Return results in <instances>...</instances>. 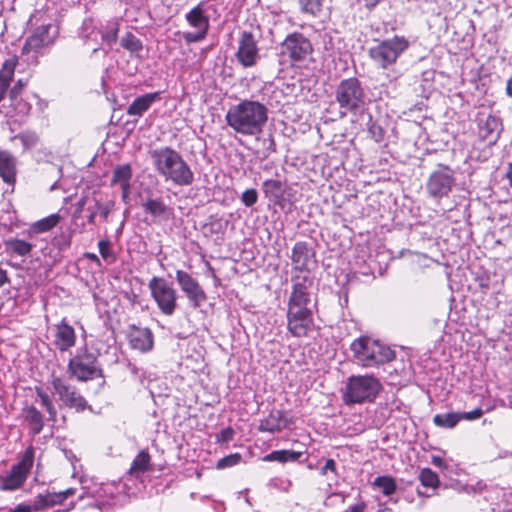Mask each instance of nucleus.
Listing matches in <instances>:
<instances>
[{
  "instance_id": "43",
  "label": "nucleus",
  "mask_w": 512,
  "mask_h": 512,
  "mask_svg": "<svg viewBox=\"0 0 512 512\" xmlns=\"http://www.w3.org/2000/svg\"><path fill=\"white\" fill-rule=\"evenodd\" d=\"M228 222L216 216H210L209 221L204 224L203 229L205 232L213 235L223 233L227 227Z\"/></svg>"
},
{
  "instance_id": "32",
  "label": "nucleus",
  "mask_w": 512,
  "mask_h": 512,
  "mask_svg": "<svg viewBox=\"0 0 512 512\" xmlns=\"http://www.w3.org/2000/svg\"><path fill=\"white\" fill-rule=\"evenodd\" d=\"M150 462V454L146 450H141L133 459L129 474L138 478L140 475L150 470Z\"/></svg>"
},
{
  "instance_id": "22",
  "label": "nucleus",
  "mask_w": 512,
  "mask_h": 512,
  "mask_svg": "<svg viewBox=\"0 0 512 512\" xmlns=\"http://www.w3.org/2000/svg\"><path fill=\"white\" fill-rule=\"evenodd\" d=\"M51 24H43L37 27L33 33L26 39L22 48V53H29L31 51L37 52L41 48L52 43L53 38L49 35Z\"/></svg>"
},
{
  "instance_id": "16",
  "label": "nucleus",
  "mask_w": 512,
  "mask_h": 512,
  "mask_svg": "<svg viewBox=\"0 0 512 512\" xmlns=\"http://www.w3.org/2000/svg\"><path fill=\"white\" fill-rule=\"evenodd\" d=\"M140 204L144 213L151 217L153 223L168 221L174 215L173 208L164 202L163 197H154L152 191H147L146 195L141 197Z\"/></svg>"
},
{
  "instance_id": "12",
  "label": "nucleus",
  "mask_w": 512,
  "mask_h": 512,
  "mask_svg": "<svg viewBox=\"0 0 512 512\" xmlns=\"http://www.w3.org/2000/svg\"><path fill=\"white\" fill-rule=\"evenodd\" d=\"M151 297L162 314L171 316L177 308V291L164 278L154 276L148 283Z\"/></svg>"
},
{
  "instance_id": "11",
  "label": "nucleus",
  "mask_w": 512,
  "mask_h": 512,
  "mask_svg": "<svg viewBox=\"0 0 512 512\" xmlns=\"http://www.w3.org/2000/svg\"><path fill=\"white\" fill-rule=\"evenodd\" d=\"M51 385L54 394L58 396V401L64 407L74 409L77 413H81L86 409L92 411V406L88 404L77 387L69 383L66 379L59 376H52Z\"/></svg>"
},
{
  "instance_id": "29",
  "label": "nucleus",
  "mask_w": 512,
  "mask_h": 512,
  "mask_svg": "<svg viewBox=\"0 0 512 512\" xmlns=\"http://www.w3.org/2000/svg\"><path fill=\"white\" fill-rule=\"evenodd\" d=\"M262 192L270 202L277 205L284 199L285 185L278 179H267L262 183Z\"/></svg>"
},
{
  "instance_id": "24",
  "label": "nucleus",
  "mask_w": 512,
  "mask_h": 512,
  "mask_svg": "<svg viewBox=\"0 0 512 512\" xmlns=\"http://www.w3.org/2000/svg\"><path fill=\"white\" fill-rule=\"evenodd\" d=\"M291 422L285 418L283 411L272 409L268 415L260 420L258 430L260 432H280L290 426Z\"/></svg>"
},
{
  "instance_id": "52",
  "label": "nucleus",
  "mask_w": 512,
  "mask_h": 512,
  "mask_svg": "<svg viewBox=\"0 0 512 512\" xmlns=\"http://www.w3.org/2000/svg\"><path fill=\"white\" fill-rule=\"evenodd\" d=\"M208 30L198 29L195 32H185L183 38L187 43H195L203 40L207 35Z\"/></svg>"
},
{
  "instance_id": "28",
  "label": "nucleus",
  "mask_w": 512,
  "mask_h": 512,
  "mask_svg": "<svg viewBox=\"0 0 512 512\" xmlns=\"http://www.w3.org/2000/svg\"><path fill=\"white\" fill-rule=\"evenodd\" d=\"M160 99V92L147 93L136 97L127 108V114L130 116H142L151 105Z\"/></svg>"
},
{
  "instance_id": "20",
  "label": "nucleus",
  "mask_w": 512,
  "mask_h": 512,
  "mask_svg": "<svg viewBox=\"0 0 512 512\" xmlns=\"http://www.w3.org/2000/svg\"><path fill=\"white\" fill-rule=\"evenodd\" d=\"M127 338L132 349L142 353L149 352L154 346V336L151 329L135 324L128 326Z\"/></svg>"
},
{
  "instance_id": "23",
  "label": "nucleus",
  "mask_w": 512,
  "mask_h": 512,
  "mask_svg": "<svg viewBox=\"0 0 512 512\" xmlns=\"http://www.w3.org/2000/svg\"><path fill=\"white\" fill-rule=\"evenodd\" d=\"M76 492L75 488H68L60 492H47L38 494L31 506L32 510L39 511L45 508L62 504L68 497L73 496Z\"/></svg>"
},
{
  "instance_id": "46",
  "label": "nucleus",
  "mask_w": 512,
  "mask_h": 512,
  "mask_svg": "<svg viewBox=\"0 0 512 512\" xmlns=\"http://www.w3.org/2000/svg\"><path fill=\"white\" fill-rule=\"evenodd\" d=\"M71 232L62 231L52 239V245L59 250H64L71 245Z\"/></svg>"
},
{
  "instance_id": "3",
  "label": "nucleus",
  "mask_w": 512,
  "mask_h": 512,
  "mask_svg": "<svg viewBox=\"0 0 512 512\" xmlns=\"http://www.w3.org/2000/svg\"><path fill=\"white\" fill-rule=\"evenodd\" d=\"M155 170L165 181L177 186H189L194 173L182 155L171 147H161L150 152Z\"/></svg>"
},
{
  "instance_id": "14",
  "label": "nucleus",
  "mask_w": 512,
  "mask_h": 512,
  "mask_svg": "<svg viewBox=\"0 0 512 512\" xmlns=\"http://www.w3.org/2000/svg\"><path fill=\"white\" fill-rule=\"evenodd\" d=\"M282 54L288 56L292 63H301L313 53L311 41L300 32L286 36L281 43Z\"/></svg>"
},
{
  "instance_id": "38",
  "label": "nucleus",
  "mask_w": 512,
  "mask_h": 512,
  "mask_svg": "<svg viewBox=\"0 0 512 512\" xmlns=\"http://www.w3.org/2000/svg\"><path fill=\"white\" fill-rule=\"evenodd\" d=\"M186 20L197 29L208 30L209 28L208 17L204 15L203 10L199 6L194 7L187 13Z\"/></svg>"
},
{
  "instance_id": "62",
  "label": "nucleus",
  "mask_w": 512,
  "mask_h": 512,
  "mask_svg": "<svg viewBox=\"0 0 512 512\" xmlns=\"http://www.w3.org/2000/svg\"><path fill=\"white\" fill-rule=\"evenodd\" d=\"M32 508L30 505L25 504H19L14 509L10 510L9 512H31Z\"/></svg>"
},
{
  "instance_id": "54",
  "label": "nucleus",
  "mask_w": 512,
  "mask_h": 512,
  "mask_svg": "<svg viewBox=\"0 0 512 512\" xmlns=\"http://www.w3.org/2000/svg\"><path fill=\"white\" fill-rule=\"evenodd\" d=\"M99 253L103 259H108L111 256V243L109 240L102 239L98 242Z\"/></svg>"
},
{
  "instance_id": "7",
  "label": "nucleus",
  "mask_w": 512,
  "mask_h": 512,
  "mask_svg": "<svg viewBox=\"0 0 512 512\" xmlns=\"http://www.w3.org/2000/svg\"><path fill=\"white\" fill-rule=\"evenodd\" d=\"M67 373L71 378L80 382H87L95 378H103V369L98 360V355L90 351L86 346L80 347L69 359Z\"/></svg>"
},
{
  "instance_id": "51",
  "label": "nucleus",
  "mask_w": 512,
  "mask_h": 512,
  "mask_svg": "<svg viewBox=\"0 0 512 512\" xmlns=\"http://www.w3.org/2000/svg\"><path fill=\"white\" fill-rule=\"evenodd\" d=\"M268 486L273 489H278L287 492L291 487V481L281 477H274L269 480Z\"/></svg>"
},
{
  "instance_id": "49",
  "label": "nucleus",
  "mask_w": 512,
  "mask_h": 512,
  "mask_svg": "<svg viewBox=\"0 0 512 512\" xmlns=\"http://www.w3.org/2000/svg\"><path fill=\"white\" fill-rule=\"evenodd\" d=\"M240 199L245 207H252L258 201V192L254 188L247 189L241 194Z\"/></svg>"
},
{
  "instance_id": "18",
  "label": "nucleus",
  "mask_w": 512,
  "mask_h": 512,
  "mask_svg": "<svg viewBox=\"0 0 512 512\" xmlns=\"http://www.w3.org/2000/svg\"><path fill=\"white\" fill-rule=\"evenodd\" d=\"M176 281L182 292L194 308L200 307L207 300V295L199 282L183 270L176 271Z\"/></svg>"
},
{
  "instance_id": "1",
  "label": "nucleus",
  "mask_w": 512,
  "mask_h": 512,
  "mask_svg": "<svg viewBox=\"0 0 512 512\" xmlns=\"http://www.w3.org/2000/svg\"><path fill=\"white\" fill-rule=\"evenodd\" d=\"M292 290L287 303V330L294 337L308 335L314 326L312 289L314 276L292 275Z\"/></svg>"
},
{
  "instance_id": "39",
  "label": "nucleus",
  "mask_w": 512,
  "mask_h": 512,
  "mask_svg": "<svg viewBox=\"0 0 512 512\" xmlns=\"http://www.w3.org/2000/svg\"><path fill=\"white\" fill-rule=\"evenodd\" d=\"M460 421L461 416L458 412L441 413L433 417V423L442 428H454Z\"/></svg>"
},
{
  "instance_id": "30",
  "label": "nucleus",
  "mask_w": 512,
  "mask_h": 512,
  "mask_svg": "<svg viewBox=\"0 0 512 512\" xmlns=\"http://www.w3.org/2000/svg\"><path fill=\"white\" fill-rule=\"evenodd\" d=\"M17 62V57L13 56L6 59L2 64L0 69V103L5 98L7 90L10 86Z\"/></svg>"
},
{
  "instance_id": "15",
  "label": "nucleus",
  "mask_w": 512,
  "mask_h": 512,
  "mask_svg": "<svg viewBox=\"0 0 512 512\" xmlns=\"http://www.w3.org/2000/svg\"><path fill=\"white\" fill-rule=\"evenodd\" d=\"M237 62L244 68H251L257 65L260 60V49L258 41L250 31H242L238 39V48L235 53Z\"/></svg>"
},
{
  "instance_id": "59",
  "label": "nucleus",
  "mask_w": 512,
  "mask_h": 512,
  "mask_svg": "<svg viewBox=\"0 0 512 512\" xmlns=\"http://www.w3.org/2000/svg\"><path fill=\"white\" fill-rule=\"evenodd\" d=\"M268 146L266 147L265 157H268L271 153L276 152V144L274 138L270 135L268 138Z\"/></svg>"
},
{
  "instance_id": "50",
  "label": "nucleus",
  "mask_w": 512,
  "mask_h": 512,
  "mask_svg": "<svg viewBox=\"0 0 512 512\" xmlns=\"http://www.w3.org/2000/svg\"><path fill=\"white\" fill-rule=\"evenodd\" d=\"M241 461V455L239 453L230 454L228 456H225L221 458L217 462V468L223 469L227 467H232L234 465H237Z\"/></svg>"
},
{
  "instance_id": "47",
  "label": "nucleus",
  "mask_w": 512,
  "mask_h": 512,
  "mask_svg": "<svg viewBox=\"0 0 512 512\" xmlns=\"http://www.w3.org/2000/svg\"><path fill=\"white\" fill-rule=\"evenodd\" d=\"M16 139H19L24 147V149H31L36 146L38 143V136L34 132H23L15 136Z\"/></svg>"
},
{
  "instance_id": "26",
  "label": "nucleus",
  "mask_w": 512,
  "mask_h": 512,
  "mask_svg": "<svg viewBox=\"0 0 512 512\" xmlns=\"http://www.w3.org/2000/svg\"><path fill=\"white\" fill-rule=\"evenodd\" d=\"M132 168H131V165L130 164H123V165H118L115 167L114 171H113V175H112V178H111V185H120L121 187V190H122V200L124 202H126L129 194H130V190H131V184H130V181H131V178H132Z\"/></svg>"
},
{
  "instance_id": "57",
  "label": "nucleus",
  "mask_w": 512,
  "mask_h": 512,
  "mask_svg": "<svg viewBox=\"0 0 512 512\" xmlns=\"http://www.w3.org/2000/svg\"><path fill=\"white\" fill-rule=\"evenodd\" d=\"M24 87L25 83L22 80H18L10 89L9 93H13L15 91L16 94L25 95Z\"/></svg>"
},
{
  "instance_id": "40",
  "label": "nucleus",
  "mask_w": 512,
  "mask_h": 512,
  "mask_svg": "<svg viewBox=\"0 0 512 512\" xmlns=\"http://www.w3.org/2000/svg\"><path fill=\"white\" fill-rule=\"evenodd\" d=\"M373 485L381 489L386 496L392 495L397 489L395 479L391 476H378L374 479Z\"/></svg>"
},
{
  "instance_id": "35",
  "label": "nucleus",
  "mask_w": 512,
  "mask_h": 512,
  "mask_svg": "<svg viewBox=\"0 0 512 512\" xmlns=\"http://www.w3.org/2000/svg\"><path fill=\"white\" fill-rule=\"evenodd\" d=\"M119 29V22L117 19L107 21V23L102 27L100 31L101 38L103 43L109 48H112L116 44Z\"/></svg>"
},
{
  "instance_id": "48",
  "label": "nucleus",
  "mask_w": 512,
  "mask_h": 512,
  "mask_svg": "<svg viewBox=\"0 0 512 512\" xmlns=\"http://www.w3.org/2000/svg\"><path fill=\"white\" fill-rule=\"evenodd\" d=\"M161 1V12L162 14L170 18L178 12V0H160Z\"/></svg>"
},
{
  "instance_id": "9",
  "label": "nucleus",
  "mask_w": 512,
  "mask_h": 512,
  "mask_svg": "<svg viewBox=\"0 0 512 512\" xmlns=\"http://www.w3.org/2000/svg\"><path fill=\"white\" fill-rule=\"evenodd\" d=\"M115 201L108 198L99 190H93L90 194L82 196L77 203L76 213L87 212V222L90 225L96 223L97 217L101 222H109V215L115 209Z\"/></svg>"
},
{
  "instance_id": "21",
  "label": "nucleus",
  "mask_w": 512,
  "mask_h": 512,
  "mask_svg": "<svg viewBox=\"0 0 512 512\" xmlns=\"http://www.w3.org/2000/svg\"><path fill=\"white\" fill-rule=\"evenodd\" d=\"M53 344L60 352H66L76 344L75 330L65 319L55 325Z\"/></svg>"
},
{
  "instance_id": "2",
  "label": "nucleus",
  "mask_w": 512,
  "mask_h": 512,
  "mask_svg": "<svg viewBox=\"0 0 512 512\" xmlns=\"http://www.w3.org/2000/svg\"><path fill=\"white\" fill-rule=\"evenodd\" d=\"M269 110L259 101L244 99L229 108L225 115L227 125L243 136L259 135L267 121Z\"/></svg>"
},
{
  "instance_id": "42",
  "label": "nucleus",
  "mask_w": 512,
  "mask_h": 512,
  "mask_svg": "<svg viewBox=\"0 0 512 512\" xmlns=\"http://www.w3.org/2000/svg\"><path fill=\"white\" fill-rule=\"evenodd\" d=\"M419 480L422 486L426 488L436 489L440 484L437 473L430 468L421 469L419 473Z\"/></svg>"
},
{
  "instance_id": "55",
  "label": "nucleus",
  "mask_w": 512,
  "mask_h": 512,
  "mask_svg": "<svg viewBox=\"0 0 512 512\" xmlns=\"http://www.w3.org/2000/svg\"><path fill=\"white\" fill-rule=\"evenodd\" d=\"M234 431L231 427L224 428L217 435V440L219 442H229L233 439Z\"/></svg>"
},
{
  "instance_id": "13",
  "label": "nucleus",
  "mask_w": 512,
  "mask_h": 512,
  "mask_svg": "<svg viewBox=\"0 0 512 512\" xmlns=\"http://www.w3.org/2000/svg\"><path fill=\"white\" fill-rule=\"evenodd\" d=\"M455 185V173L448 165L439 163L426 183L428 195L434 199L447 197Z\"/></svg>"
},
{
  "instance_id": "33",
  "label": "nucleus",
  "mask_w": 512,
  "mask_h": 512,
  "mask_svg": "<svg viewBox=\"0 0 512 512\" xmlns=\"http://www.w3.org/2000/svg\"><path fill=\"white\" fill-rule=\"evenodd\" d=\"M9 99L10 105L17 115L22 117L29 115L32 109L29 95L16 94L14 91L13 93H9Z\"/></svg>"
},
{
  "instance_id": "25",
  "label": "nucleus",
  "mask_w": 512,
  "mask_h": 512,
  "mask_svg": "<svg viewBox=\"0 0 512 512\" xmlns=\"http://www.w3.org/2000/svg\"><path fill=\"white\" fill-rule=\"evenodd\" d=\"M17 175V159L6 150L0 151V177L8 185H14Z\"/></svg>"
},
{
  "instance_id": "4",
  "label": "nucleus",
  "mask_w": 512,
  "mask_h": 512,
  "mask_svg": "<svg viewBox=\"0 0 512 512\" xmlns=\"http://www.w3.org/2000/svg\"><path fill=\"white\" fill-rule=\"evenodd\" d=\"M341 117L363 114L370 104L367 89L357 77L342 79L334 90Z\"/></svg>"
},
{
  "instance_id": "58",
  "label": "nucleus",
  "mask_w": 512,
  "mask_h": 512,
  "mask_svg": "<svg viewBox=\"0 0 512 512\" xmlns=\"http://www.w3.org/2000/svg\"><path fill=\"white\" fill-rule=\"evenodd\" d=\"M366 509V503L361 501L355 505H351L348 509L343 512H364Z\"/></svg>"
},
{
  "instance_id": "56",
  "label": "nucleus",
  "mask_w": 512,
  "mask_h": 512,
  "mask_svg": "<svg viewBox=\"0 0 512 512\" xmlns=\"http://www.w3.org/2000/svg\"><path fill=\"white\" fill-rule=\"evenodd\" d=\"M328 472L337 474L336 462L334 459H327L320 471L321 475H327Z\"/></svg>"
},
{
  "instance_id": "37",
  "label": "nucleus",
  "mask_w": 512,
  "mask_h": 512,
  "mask_svg": "<svg viewBox=\"0 0 512 512\" xmlns=\"http://www.w3.org/2000/svg\"><path fill=\"white\" fill-rule=\"evenodd\" d=\"M60 220L61 217L59 214H51L43 219L34 222L30 226V231L35 234L48 232L52 230L54 227H56Z\"/></svg>"
},
{
  "instance_id": "6",
  "label": "nucleus",
  "mask_w": 512,
  "mask_h": 512,
  "mask_svg": "<svg viewBox=\"0 0 512 512\" xmlns=\"http://www.w3.org/2000/svg\"><path fill=\"white\" fill-rule=\"evenodd\" d=\"M382 388L372 375H352L347 379L343 400L348 405L374 402Z\"/></svg>"
},
{
  "instance_id": "53",
  "label": "nucleus",
  "mask_w": 512,
  "mask_h": 512,
  "mask_svg": "<svg viewBox=\"0 0 512 512\" xmlns=\"http://www.w3.org/2000/svg\"><path fill=\"white\" fill-rule=\"evenodd\" d=\"M461 420L473 421L479 419L483 414L484 410L481 407H477L469 412H459Z\"/></svg>"
},
{
  "instance_id": "8",
  "label": "nucleus",
  "mask_w": 512,
  "mask_h": 512,
  "mask_svg": "<svg viewBox=\"0 0 512 512\" xmlns=\"http://www.w3.org/2000/svg\"><path fill=\"white\" fill-rule=\"evenodd\" d=\"M409 47L410 42L406 37L395 35L370 47L368 55L378 67L387 69L394 65Z\"/></svg>"
},
{
  "instance_id": "5",
  "label": "nucleus",
  "mask_w": 512,
  "mask_h": 512,
  "mask_svg": "<svg viewBox=\"0 0 512 512\" xmlns=\"http://www.w3.org/2000/svg\"><path fill=\"white\" fill-rule=\"evenodd\" d=\"M350 350L354 360L364 368L379 367L395 359V352L389 346L369 336L354 339Z\"/></svg>"
},
{
  "instance_id": "27",
  "label": "nucleus",
  "mask_w": 512,
  "mask_h": 512,
  "mask_svg": "<svg viewBox=\"0 0 512 512\" xmlns=\"http://www.w3.org/2000/svg\"><path fill=\"white\" fill-rule=\"evenodd\" d=\"M21 415L34 436L41 433L45 425L44 416L35 406H25Z\"/></svg>"
},
{
  "instance_id": "19",
  "label": "nucleus",
  "mask_w": 512,
  "mask_h": 512,
  "mask_svg": "<svg viewBox=\"0 0 512 512\" xmlns=\"http://www.w3.org/2000/svg\"><path fill=\"white\" fill-rule=\"evenodd\" d=\"M477 126L479 137L487 141L488 144H495L503 129L501 118L494 114L480 113L477 118Z\"/></svg>"
},
{
  "instance_id": "45",
  "label": "nucleus",
  "mask_w": 512,
  "mask_h": 512,
  "mask_svg": "<svg viewBox=\"0 0 512 512\" xmlns=\"http://www.w3.org/2000/svg\"><path fill=\"white\" fill-rule=\"evenodd\" d=\"M367 131L369 136L377 143H380L384 140L385 131L380 124L373 120L372 116H369V120L367 122Z\"/></svg>"
},
{
  "instance_id": "60",
  "label": "nucleus",
  "mask_w": 512,
  "mask_h": 512,
  "mask_svg": "<svg viewBox=\"0 0 512 512\" xmlns=\"http://www.w3.org/2000/svg\"><path fill=\"white\" fill-rule=\"evenodd\" d=\"M505 179L508 181L509 186L512 188V159L507 163Z\"/></svg>"
},
{
  "instance_id": "36",
  "label": "nucleus",
  "mask_w": 512,
  "mask_h": 512,
  "mask_svg": "<svg viewBox=\"0 0 512 512\" xmlns=\"http://www.w3.org/2000/svg\"><path fill=\"white\" fill-rule=\"evenodd\" d=\"M302 456V452H297L293 450H274L269 454H266L263 457V460L266 462H295Z\"/></svg>"
},
{
  "instance_id": "41",
  "label": "nucleus",
  "mask_w": 512,
  "mask_h": 512,
  "mask_svg": "<svg viewBox=\"0 0 512 512\" xmlns=\"http://www.w3.org/2000/svg\"><path fill=\"white\" fill-rule=\"evenodd\" d=\"M35 392L40 399L41 405L46 409L49 420L54 422L56 420L57 410L50 396L41 387H36Z\"/></svg>"
},
{
  "instance_id": "63",
  "label": "nucleus",
  "mask_w": 512,
  "mask_h": 512,
  "mask_svg": "<svg viewBox=\"0 0 512 512\" xmlns=\"http://www.w3.org/2000/svg\"><path fill=\"white\" fill-rule=\"evenodd\" d=\"M431 463L434 466L439 467V468L445 466V462H444V460L440 456H433L432 460H431Z\"/></svg>"
},
{
  "instance_id": "34",
  "label": "nucleus",
  "mask_w": 512,
  "mask_h": 512,
  "mask_svg": "<svg viewBox=\"0 0 512 512\" xmlns=\"http://www.w3.org/2000/svg\"><path fill=\"white\" fill-rule=\"evenodd\" d=\"M120 45L123 49L130 52L132 56L141 57L143 42L132 32H126L120 39Z\"/></svg>"
},
{
  "instance_id": "64",
  "label": "nucleus",
  "mask_w": 512,
  "mask_h": 512,
  "mask_svg": "<svg viewBox=\"0 0 512 512\" xmlns=\"http://www.w3.org/2000/svg\"><path fill=\"white\" fill-rule=\"evenodd\" d=\"M479 286L482 288V289H488L489 288V279L486 278L485 280L484 279H481L480 280V283H479Z\"/></svg>"
},
{
  "instance_id": "61",
  "label": "nucleus",
  "mask_w": 512,
  "mask_h": 512,
  "mask_svg": "<svg viewBox=\"0 0 512 512\" xmlns=\"http://www.w3.org/2000/svg\"><path fill=\"white\" fill-rule=\"evenodd\" d=\"M9 283H10V279H9L7 271L0 267V288H2L4 285L9 284Z\"/></svg>"
},
{
  "instance_id": "17",
  "label": "nucleus",
  "mask_w": 512,
  "mask_h": 512,
  "mask_svg": "<svg viewBox=\"0 0 512 512\" xmlns=\"http://www.w3.org/2000/svg\"><path fill=\"white\" fill-rule=\"evenodd\" d=\"M315 252L305 241L296 242L291 255L292 275L313 276L310 264L315 263Z\"/></svg>"
},
{
  "instance_id": "31",
  "label": "nucleus",
  "mask_w": 512,
  "mask_h": 512,
  "mask_svg": "<svg viewBox=\"0 0 512 512\" xmlns=\"http://www.w3.org/2000/svg\"><path fill=\"white\" fill-rule=\"evenodd\" d=\"M34 245L19 238H11L5 241L6 252L10 255H17L21 257L28 256Z\"/></svg>"
},
{
  "instance_id": "44",
  "label": "nucleus",
  "mask_w": 512,
  "mask_h": 512,
  "mask_svg": "<svg viewBox=\"0 0 512 512\" xmlns=\"http://www.w3.org/2000/svg\"><path fill=\"white\" fill-rule=\"evenodd\" d=\"M324 0H298L302 13L317 16L321 10Z\"/></svg>"
},
{
  "instance_id": "10",
  "label": "nucleus",
  "mask_w": 512,
  "mask_h": 512,
  "mask_svg": "<svg viewBox=\"0 0 512 512\" xmlns=\"http://www.w3.org/2000/svg\"><path fill=\"white\" fill-rule=\"evenodd\" d=\"M35 451L29 446L18 463L11 466L6 475L0 476L1 491H15L23 486L34 463Z\"/></svg>"
}]
</instances>
